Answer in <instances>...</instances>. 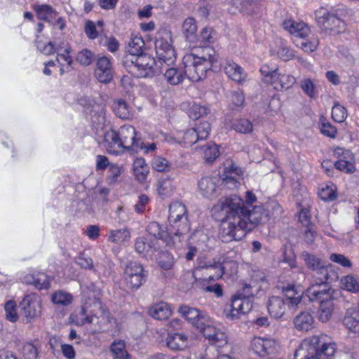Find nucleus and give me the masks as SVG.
<instances>
[{
	"label": "nucleus",
	"mask_w": 359,
	"mask_h": 359,
	"mask_svg": "<svg viewBox=\"0 0 359 359\" xmlns=\"http://www.w3.org/2000/svg\"><path fill=\"white\" fill-rule=\"evenodd\" d=\"M212 211L221 221L219 238L224 243L241 240L262 220L261 206L248 210L243 200L235 194L220 198Z\"/></svg>",
	"instance_id": "obj_1"
},
{
	"label": "nucleus",
	"mask_w": 359,
	"mask_h": 359,
	"mask_svg": "<svg viewBox=\"0 0 359 359\" xmlns=\"http://www.w3.org/2000/svg\"><path fill=\"white\" fill-rule=\"evenodd\" d=\"M198 114H191L190 118L195 120V128L200 131L201 140H206L210 134V123L208 121V114H200L197 116Z\"/></svg>",
	"instance_id": "obj_26"
},
{
	"label": "nucleus",
	"mask_w": 359,
	"mask_h": 359,
	"mask_svg": "<svg viewBox=\"0 0 359 359\" xmlns=\"http://www.w3.org/2000/svg\"><path fill=\"white\" fill-rule=\"evenodd\" d=\"M294 43L297 46L300 47V48L306 53L313 52L318 44V40L308 41L305 40V38L304 39H299V40L294 39Z\"/></svg>",
	"instance_id": "obj_52"
},
{
	"label": "nucleus",
	"mask_w": 359,
	"mask_h": 359,
	"mask_svg": "<svg viewBox=\"0 0 359 359\" xmlns=\"http://www.w3.org/2000/svg\"><path fill=\"white\" fill-rule=\"evenodd\" d=\"M318 26L330 35L338 34L346 29V23L336 13L320 8L315 13Z\"/></svg>",
	"instance_id": "obj_7"
},
{
	"label": "nucleus",
	"mask_w": 359,
	"mask_h": 359,
	"mask_svg": "<svg viewBox=\"0 0 359 359\" xmlns=\"http://www.w3.org/2000/svg\"><path fill=\"white\" fill-rule=\"evenodd\" d=\"M34 10L36 13L38 18L41 20L53 23V20L57 17V12L48 5H35Z\"/></svg>",
	"instance_id": "obj_33"
},
{
	"label": "nucleus",
	"mask_w": 359,
	"mask_h": 359,
	"mask_svg": "<svg viewBox=\"0 0 359 359\" xmlns=\"http://www.w3.org/2000/svg\"><path fill=\"white\" fill-rule=\"evenodd\" d=\"M22 353L25 359H36L38 357V350L32 343L25 344Z\"/></svg>",
	"instance_id": "obj_54"
},
{
	"label": "nucleus",
	"mask_w": 359,
	"mask_h": 359,
	"mask_svg": "<svg viewBox=\"0 0 359 359\" xmlns=\"http://www.w3.org/2000/svg\"><path fill=\"white\" fill-rule=\"evenodd\" d=\"M271 83L277 90H287L291 88L295 83L294 76L278 72V69L272 70L271 74Z\"/></svg>",
	"instance_id": "obj_17"
},
{
	"label": "nucleus",
	"mask_w": 359,
	"mask_h": 359,
	"mask_svg": "<svg viewBox=\"0 0 359 359\" xmlns=\"http://www.w3.org/2000/svg\"><path fill=\"white\" fill-rule=\"evenodd\" d=\"M20 316L24 323H29L40 318L41 302L34 294L25 295L20 303Z\"/></svg>",
	"instance_id": "obj_8"
},
{
	"label": "nucleus",
	"mask_w": 359,
	"mask_h": 359,
	"mask_svg": "<svg viewBox=\"0 0 359 359\" xmlns=\"http://www.w3.org/2000/svg\"><path fill=\"white\" fill-rule=\"evenodd\" d=\"M302 257L307 268L311 271H313L320 265L324 264L325 262L324 260H322L315 255L309 253L306 251L302 253Z\"/></svg>",
	"instance_id": "obj_43"
},
{
	"label": "nucleus",
	"mask_w": 359,
	"mask_h": 359,
	"mask_svg": "<svg viewBox=\"0 0 359 359\" xmlns=\"http://www.w3.org/2000/svg\"><path fill=\"white\" fill-rule=\"evenodd\" d=\"M188 218L187 208L180 202L176 201L171 203L169 206L168 221L170 224L175 221Z\"/></svg>",
	"instance_id": "obj_29"
},
{
	"label": "nucleus",
	"mask_w": 359,
	"mask_h": 359,
	"mask_svg": "<svg viewBox=\"0 0 359 359\" xmlns=\"http://www.w3.org/2000/svg\"><path fill=\"white\" fill-rule=\"evenodd\" d=\"M332 268L333 266L331 264L325 262L324 264L314 269L313 271L314 273L312 276L313 282L328 283L330 280L332 281L337 277Z\"/></svg>",
	"instance_id": "obj_20"
},
{
	"label": "nucleus",
	"mask_w": 359,
	"mask_h": 359,
	"mask_svg": "<svg viewBox=\"0 0 359 359\" xmlns=\"http://www.w3.org/2000/svg\"><path fill=\"white\" fill-rule=\"evenodd\" d=\"M282 292L284 294V299L287 304L288 309L294 311L302 301L303 292L298 291L294 285L283 287Z\"/></svg>",
	"instance_id": "obj_19"
},
{
	"label": "nucleus",
	"mask_w": 359,
	"mask_h": 359,
	"mask_svg": "<svg viewBox=\"0 0 359 359\" xmlns=\"http://www.w3.org/2000/svg\"><path fill=\"white\" fill-rule=\"evenodd\" d=\"M155 50L158 62L161 65H165L164 77L167 82L171 85L182 83L186 76L185 66L184 69L169 67L176 60V52L172 46V34L170 31L163 30L158 33L155 41Z\"/></svg>",
	"instance_id": "obj_2"
},
{
	"label": "nucleus",
	"mask_w": 359,
	"mask_h": 359,
	"mask_svg": "<svg viewBox=\"0 0 359 359\" xmlns=\"http://www.w3.org/2000/svg\"><path fill=\"white\" fill-rule=\"evenodd\" d=\"M224 72L229 79L238 83L245 81L247 78L243 68L233 61H228L226 63Z\"/></svg>",
	"instance_id": "obj_25"
},
{
	"label": "nucleus",
	"mask_w": 359,
	"mask_h": 359,
	"mask_svg": "<svg viewBox=\"0 0 359 359\" xmlns=\"http://www.w3.org/2000/svg\"><path fill=\"white\" fill-rule=\"evenodd\" d=\"M51 300L55 304L67 306L72 302V296L63 291H57L52 294Z\"/></svg>",
	"instance_id": "obj_47"
},
{
	"label": "nucleus",
	"mask_w": 359,
	"mask_h": 359,
	"mask_svg": "<svg viewBox=\"0 0 359 359\" xmlns=\"http://www.w3.org/2000/svg\"><path fill=\"white\" fill-rule=\"evenodd\" d=\"M314 319L307 311L302 312L294 319L295 327L299 330L308 331L313 327Z\"/></svg>",
	"instance_id": "obj_32"
},
{
	"label": "nucleus",
	"mask_w": 359,
	"mask_h": 359,
	"mask_svg": "<svg viewBox=\"0 0 359 359\" xmlns=\"http://www.w3.org/2000/svg\"><path fill=\"white\" fill-rule=\"evenodd\" d=\"M27 283L34 285L38 290L48 289L50 283L48 276L43 273L31 275L27 278Z\"/></svg>",
	"instance_id": "obj_40"
},
{
	"label": "nucleus",
	"mask_w": 359,
	"mask_h": 359,
	"mask_svg": "<svg viewBox=\"0 0 359 359\" xmlns=\"http://www.w3.org/2000/svg\"><path fill=\"white\" fill-rule=\"evenodd\" d=\"M126 68L130 74L137 78L153 77L155 75L162 74L163 67L156 68L155 65H143L142 66H126Z\"/></svg>",
	"instance_id": "obj_23"
},
{
	"label": "nucleus",
	"mask_w": 359,
	"mask_h": 359,
	"mask_svg": "<svg viewBox=\"0 0 359 359\" xmlns=\"http://www.w3.org/2000/svg\"><path fill=\"white\" fill-rule=\"evenodd\" d=\"M158 265L165 270L171 269L174 264V259L169 252H163L158 258Z\"/></svg>",
	"instance_id": "obj_57"
},
{
	"label": "nucleus",
	"mask_w": 359,
	"mask_h": 359,
	"mask_svg": "<svg viewBox=\"0 0 359 359\" xmlns=\"http://www.w3.org/2000/svg\"><path fill=\"white\" fill-rule=\"evenodd\" d=\"M330 259L335 263L340 264L344 267H350L351 262L344 255L333 253L330 255Z\"/></svg>",
	"instance_id": "obj_61"
},
{
	"label": "nucleus",
	"mask_w": 359,
	"mask_h": 359,
	"mask_svg": "<svg viewBox=\"0 0 359 359\" xmlns=\"http://www.w3.org/2000/svg\"><path fill=\"white\" fill-rule=\"evenodd\" d=\"M283 28L293 35L294 40L304 39L310 32L309 27L304 22H296L291 20L283 22Z\"/></svg>",
	"instance_id": "obj_16"
},
{
	"label": "nucleus",
	"mask_w": 359,
	"mask_h": 359,
	"mask_svg": "<svg viewBox=\"0 0 359 359\" xmlns=\"http://www.w3.org/2000/svg\"><path fill=\"white\" fill-rule=\"evenodd\" d=\"M305 294L310 302L319 303L327 300L332 297L331 287L328 283L312 282L306 290Z\"/></svg>",
	"instance_id": "obj_11"
},
{
	"label": "nucleus",
	"mask_w": 359,
	"mask_h": 359,
	"mask_svg": "<svg viewBox=\"0 0 359 359\" xmlns=\"http://www.w3.org/2000/svg\"><path fill=\"white\" fill-rule=\"evenodd\" d=\"M355 159L345 161L344 162L335 161L334 163L336 169L347 174H352L355 171Z\"/></svg>",
	"instance_id": "obj_51"
},
{
	"label": "nucleus",
	"mask_w": 359,
	"mask_h": 359,
	"mask_svg": "<svg viewBox=\"0 0 359 359\" xmlns=\"http://www.w3.org/2000/svg\"><path fill=\"white\" fill-rule=\"evenodd\" d=\"M133 172L135 177L140 182H144L149 173V167L143 158H137L133 163Z\"/></svg>",
	"instance_id": "obj_35"
},
{
	"label": "nucleus",
	"mask_w": 359,
	"mask_h": 359,
	"mask_svg": "<svg viewBox=\"0 0 359 359\" xmlns=\"http://www.w3.org/2000/svg\"><path fill=\"white\" fill-rule=\"evenodd\" d=\"M277 55L284 61H288L294 57V50L287 46H281L278 50Z\"/></svg>",
	"instance_id": "obj_62"
},
{
	"label": "nucleus",
	"mask_w": 359,
	"mask_h": 359,
	"mask_svg": "<svg viewBox=\"0 0 359 359\" xmlns=\"http://www.w3.org/2000/svg\"><path fill=\"white\" fill-rule=\"evenodd\" d=\"M178 311L182 317L196 328L203 325V323L205 322L207 318L206 316L201 313L198 309L186 305L181 306Z\"/></svg>",
	"instance_id": "obj_18"
},
{
	"label": "nucleus",
	"mask_w": 359,
	"mask_h": 359,
	"mask_svg": "<svg viewBox=\"0 0 359 359\" xmlns=\"http://www.w3.org/2000/svg\"><path fill=\"white\" fill-rule=\"evenodd\" d=\"M199 140H201L200 131L195 128L187 130L183 136L184 142L187 146H193Z\"/></svg>",
	"instance_id": "obj_49"
},
{
	"label": "nucleus",
	"mask_w": 359,
	"mask_h": 359,
	"mask_svg": "<svg viewBox=\"0 0 359 359\" xmlns=\"http://www.w3.org/2000/svg\"><path fill=\"white\" fill-rule=\"evenodd\" d=\"M197 329L209 340V343L215 347L222 348L227 344L226 334L212 325L208 318L203 323V325Z\"/></svg>",
	"instance_id": "obj_10"
},
{
	"label": "nucleus",
	"mask_w": 359,
	"mask_h": 359,
	"mask_svg": "<svg viewBox=\"0 0 359 359\" xmlns=\"http://www.w3.org/2000/svg\"><path fill=\"white\" fill-rule=\"evenodd\" d=\"M157 241L148 238L144 236H140L135 239V251L143 257L147 256L150 252H154L157 250Z\"/></svg>",
	"instance_id": "obj_24"
},
{
	"label": "nucleus",
	"mask_w": 359,
	"mask_h": 359,
	"mask_svg": "<svg viewBox=\"0 0 359 359\" xmlns=\"http://www.w3.org/2000/svg\"><path fill=\"white\" fill-rule=\"evenodd\" d=\"M156 65V60L154 57H151L149 54L142 53L137 55L131 58L126 59V66H136L140 67L143 65Z\"/></svg>",
	"instance_id": "obj_37"
},
{
	"label": "nucleus",
	"mask_w": 359,
	"mask_h": 359,
	"mask_svg": "<svg viewBox=\"0 0 359 359\" xmlns=\"http://www.w3.org/2000/svg\"><path fill=\"white\" fill-rule=\"evenodd\" d=\"M124 273L127 286L132 290H137L146 281L147 274L142 265L137 262L128 263Z\"/></svg>",
	"instance_id": "obj_9"
},
{
	"label": "nucleus",
	"mask_w": 359,
	"mask_h": 359,
	"mask_svg": "<svg viewBox=\"0 0 359 359\" xmlns=\"http://www.w3.org/2000/svg\"><path fill=\"white\" fill-rule=\"evenodd\" d=\"M6 319L11 323L18 320L19 316L17 311L16 303L13 300L8 301L4 305Z\"/></svg>",
	"instance_id": "obj_44"
},
{
	"label": "nucleus",
	"mask_w": 359,
	"mask_h": 359,
	"mask_svg": "<svg viewBox=\"0 0 359 359\" xmlns=\"http://www.w3.org/2000/svg\"><path fill=\"white\" fill-rule=\"evenodd\" d=\"M231 128L238 133L247 134L252 131V124L248 119L238 118L232 121Z\"/></svg>",
	"instance_id": "obj_42"
},
{
	"label": "nucleus",
	"mask_w": 359,
	"mask_h": 359,
	"mask_svg": "<svg viewBox=\"0 0 359 359\" xmlns=\"http://www.w3.org/2000/svg\"><path fill=\"white\" fill-rule=\"evenodd\" d=\"M335 351V344L330 341L327 335H315L302 341L294 359H330Z\"/></svg>",
	"instance_id": "obj_5"
},
{
	"label": "nucleus",
	"mask_w": 359,
	"mask_h": 359,
	"mask_svg": "<svg viewBox=\"0 0 359 359\" xmlns=\"http://www.w3.org/2000/svg\"><path fill=\"white\" fill-rule=\"evenodd\" d=\"M344 325L353 332H359V310L349 308L346 310L343 318Z\"/></svg>",
	"instance_id": "obj_27"
},
{
	"label": "nucleus",
	"mask_w": 359,
	"mask_h": 359,
	"mask_svg": "<svg viewBox=\"0 0 359 359\" xmlns=\"http://www.w3.org/2000/svg\"><path fill=\"white\" fill-rule=\"evenodd\" d=\"M111 109L114 111L129 110V104L123 99H117L113 101Z\"/></svg>",
	"instance_id": "obj_64"
},
{
	"label": "nucleus",
	"mask_w": 359,
	"mask_h": 359,
	"mask_svg": "<svg viewBox=\"0 0 359 359\" xmlns=\"http://www.w3.org/2000/svg\"><path fill=\"white\" fill-rule=\"evenodd\" d=\"M277 342L272 339L255 337L251 341L252 350L255 353L261 357L275 353L277 351Z\"/></svg>",
	"instance_id": "obj_12"
},
{
	"label": "nucleus",
	"mask_w": 359,
	"mask_h": 359,
	"mask_svg": "<svg viewBox=\"0 0 359 359\" xmlns=\"http://www.w3.org/2000/svg\"><path fill=\"white\" fill-rule=\"evenodd\" d=\"M149 314L155 319L163 320L170 316L172 310L167 303L161 302L151 306L149 309Z\"/></svg>",
	"instance_id": "obj_28"
},
{
	"label": "nucleus",
	"mask_w": 359,
	"mask_h": 359,
	"mask_svg": "<svg viewBox=\"0 0 359 359\" xmlns=\"http://www.w3.org/2000/svg\"><path fill=\"white\" fill-rule=\"evenodd\" d=\"M75 262L83 269L89 270L93 269V259L86 256L83 253L80 254L75 258Z\"/></svg>",
	"instance_id": "obj_58"
},
{
	"label": "nucleus",
	"mask_w": 359,
	"mask_h": 359,
	"mask_svg": "<svg viewBox=\"0 0 359 359\" xmlns=\"http://www.w3.org/2000/svg\"><path fill=\"white\" fill-rule=\"evenodd\" d=\"M318 126L322 134L329 137H335L337 129L323 115L320 117Z\"/></svg>",
	"instance_id": "obj_46"
},
{
	"label": "nucleus",
	"mask_w": 359,
	"mask_h": 359,
	"mask_svg": "<svg viewBox=\"0 0 359 359\" xmlns=\"http://www.w3.org/2000/svg\"><path fill=\"white\" fill-rule=\"evenodd\" d=\"M107 153L117 155L119 149L138 152L144 147L141 134L130 125H123L118 130H107L102 142Z\"/></svg>",
	"instance_id": "obj_3"
},
{
	"label": "nucleus",
	"mask_w": 359,
	"mask_h": 359,
	"mask_svg": "<svg viewBox=\"0 0 359 359\" xmlns=\"http://www.w3.org/2000/svg\"><path fill=\"white\" fill-rule=\"evenodd\" d=\"M198 57H203L210 62V64L213 65L217 62L218 56L215 53V50L210 46L205 47L202 50V53L201 55H198Z\"/></svg>",
	"instance_id": "obj_60"
},
{
	"label": "nucleus",
	"mask_w": 359,
	"mask_h": 359,
	"mask_svg": "<svg viewBox=\"0 0 359 359\" xmlns=\"http://www.w3.org/2000/svg\"><path fill=\"white\" fill-rule=\"evenodd\" d=\"M95 74L100 83H108L112 80L113 69L111 61L108 57L104 56L97 60Z\"/></svg>",
	"instance_id": "obj_13"
},
{
	"label": "nucleus",
	"mask_w": 359,
	"mask_h": 359,
	"mask_svg": "<svg viewBox=\"0 0 359 359\" xmlns=\"http://www.w3.org/2000/svg\"><path fill=\"white\" fill-rule=\"evenodd\" d=\"M219 182V179L217 177H203L198 182L200 193L206 198L215 196Z\"/></svg>",
	"instance_id": "obj_15"
},
{
	"label": "nucleus",
	"mask_w": 359,
	"mask_h": 359,
	"mask_svg": "<svg viewBox=\"0 0 359 359\" xmlns=\"http://www.w3.org/2000/svg\"><path fill=\"white\" fill-rule=\"evenodd\" d=\"M226 262H220L219 261L216 262L213 260L212 262H210L205 264V267L207 269L211 268L217 269L216 274L215 275V278L219 279L222 277V276L225 273L226 269Z\"/></svg>",
	"instance_id": "obj_55"
},
{
	"label": "nucleus",
	"mask_w": 359,
	"mask_h": 359,
	"mask_svg": "<svg viewBox=\"0 0 359 359\" xmlns=\"http://www.w3.org/2000/svg\"><path fill=\"white\" fill-rule=\"evenodd\" d=\"M170 224V229H169V233H170V235L172 236L174 238V244L177 242H180L184 238V236L187 234L191 229L188 218H184L183 220L175 221L174 223Z\"/></svg>",
	"instance_id": "obj_21"
},
{
	"label": "nucleus",
	"mask_w": 359,
	"mask_h": 359,
	"mask_svg": "<svg viewBox=\"0 0 359 359\" xmlns=\"http://www.w3.org/2000/svg\"><path fill=\"white\" fill-rule=\"evenodd\" d=\"M187 340L188 337L185 334L173 333L168 336L166 344L170 349L178 351L187 346Z\"/></svg>",
	"instance_id": "obj_31"
},
{
	"label": "nucleus",
	"mask_w": 359,
	"mask_h": 359,
	"mask_svg": "<svg viewBox=\"0 0 359 359\" xmlns=\"http://www.w3.org/2000/svg\"><path fill=\"white\" fill-rule=\"evenodd\" d=\"M183 64L185 66L186 76L194 82L205 79L207 72L213 66L205 57H198V55L194 53L186 55L183 57Z\"/></svg>",
	"instance_id": "obj_6"
},
{
	"label": "nucleus",
	"mask_w": 359,
	"mask_h": 359,
	"mask_svg": "<svg viewBox=\"0 0 359 359\" xmlns=\"http://www.w3.org/2000/svg\"><path fill=\"white\" fill-rule=\"evenodd\" d=\"M261 285L251 279L244 283L242 287L231 297V303L224 309L226 317L230 320H236L241 315L249 313L252 309V298L261 290Z\"/></svg>",
	"instance_id": "obj_4"
},
{
	"label": "nucleus",
	"mask_w": 359,
	"mask_h": 359,
	"mask_svg": "<svg viewBox=\"0 0 359 359\" xmlns=\"http://www.w3.org/2000/svg\"><path fill=\"white\" fill-rule=\"evenodd\" d=\"M334 299L330 298L320 303L318 310V318L323 323L329 321L334 310Z\"/></svg>",
	"instance_id": "obj_30"
},
{
	"label": "nucleus",
	"mask_w": 359,
	"mask_h": 359,
	"mask_svg": "<svg viewBox=\"0 0 359 359\" xmlns=\"http://www.w3.org/2000/svg\"><path fill=\"white\" fill-rule=\"evenodd\" d=\"M145 43L143 39L141 36H135L131 38L128 43V52L130 55L126 57L127 58H131L137 55L144 53L143 49L144 48Z\"/></svg>",
	"instance_id": "obj_39"
},
{
	"label": "nucleus",
	"mask_w": 359,
	"mask_h": 359,
	"mask_svg": "<svg viewBox=\"0 0 359 359\" xmlns=\"http://www.w3.org/2000/svg\"><path fill=\"white\" fill-rule=\"evenodd\" d=\"M94 57L95 55L92 51L87 48H84L78 53L76 59L81 65L83 66H88L92 63Z\"/></svg>",
	"instance_id": "obj_50"
},
{
	"label": "nucleus",
	"mask_w": 359,
	"mask_h": 359,
	"mask_svg": "<svg viewBox=\"0 0 359 359\" xmlns=\"http://www.w3.org/2000/svg\"><path fill=\"white\" fill-rule=\"evenodd\" d=\"M334 156L337 158V161L344 162L345 161H352L355 159L353 154L349 151L342 148H337L334 150Z\"/></svg>",
	"instance_id": "obj_59"
},
{
	"label": "nucleus",
	"mask_w": 359,
	"mask_h": 359,
	"mask_svg": "<svg viewBox=\"0 0 359 359\" xmlns=\"http://www.w3.org/2000/svg\"><path fill=\"white\" fill-rule=\"evenodd\" d=\"M130 238V231L126 229H111L109 231L107 240L114 243H121Z\"/></svg>",
	"instance_id": "obj_38"
},
{
	"label": "nucleus",
	"mask_w": 359,
	"mask_h": 359,
	"mask_svg": "<svg viewBox=\"0 0 359 359\" xmlns=\"http://www.w3.org/2000/svg\"><path fill=\"white\" fill-rule=\"evenodd\" d=\"M109 349L113 359H131L130 355L126 349V343L123 340H114L111 344Z\"/></svg>",
	"instance_id": "obj_34"
},
{
	"label": "nucleus",
	"mask_w": 359,
	"mask_h": 359,
	"mask_svg": "<svg viewBox=\"0 0 359 359\" xmlns=\"http://www.w3.org/2000/svg\"><path fill=\"white\" fill-rule=\"evenodd\" d=\"M85 33L90 39H95L97 37V31L95 24L91 20H87L85 25Z\"/></svg>",
	"instance_id": "obj_63"
},
{
	"label": "nucleus",
	"mask_w": 359,
	"mask_h": 359,
	"mask_svg": "<svg viewBox=\"0 0 359 359\" xmlns=\"http://www.w3.org/2000/svg\"><path fill=\"white\" fill-rule=\"evenodd\" d=\"M300 87L306 95L311 98L316 96L315 85L310 79H304L300 82Z\"/></svg>",
	"instance_id": "obj_53"
},
{
	"label": "nucleus",
	"mask_w": 359,
	"mask_h": 359,
	"mask_svg": "<svg viewBox=\"0 0 359 359\" xmlns=\"http://www.w3.org/2000/svg\"><path fill=\"white\" fill-rule=\"evenodd\" d=\"M341 287L351 292H359V282L351 275L344 276L341 279Z\"/></svg>",
	"instance_id": "obj_45"
},
{
	"label": "nucleus",
	"mask_w": 359,
	"mask_h": 359,
	"mask_svg": "<svg viewBox=\"0 0 359 359\" xmlns=\"http://www.w3.org/2000/svg\"><path fill=\"white\" fill-rule=\"evenodd\" d=\"M196 31L197 26L195 19L193 18H187L182 25V33L186 39L191 43L195 42L196 40Z\"/></svg>",
	"instance_id": "obj_36"
},
{
	"label": "nucleus",
	"mask_w": 359,
	"mask_h": 359,
	"mask_svg": "<svg viewBox=\"0 0 359 359\" xmlns=\"http://www.w3.org/2000/svg\"><path fill=\"white\" fill-rule=\"evenodd\" d=\"M267 308L269 314L275 318H281L288 309L285 299L278 296L269 298Z\"/></svg>",
	"instance_id": "obj_22"
},
{
	"label": "nucleus",
	"mask_w": 359,
	"mask_h": 359,
	"mask_svg": "<svg viewBox=\"0 0 359 359\" xmlns=\"http://www.w3.org/2000/svg\"><path fill=\"white\" fill-rule=\"evenodd\" d=\"M318 196L324 201H331L337 198L335 190L329 186L320 189Z\"/></svg>",
	"instance_id": "obj_56"
},
{
	"label": "nucleus",
	"mask_w": 359,
	"mask_h": 359,
	"mask_svg": "<svg viewBox=\"0 0 359 359\" xmlns=\"http://www.w3.org/2000/svg\"><path fill=\"white\" fill-rule=\"evenodd\" d=\"M148 234L154 237L153 240L163 241L167 245H174V238L168 231L164 230L159 223L156 222H150L146 229Z\"/></svg>",
	"instance_id": "obj_14"
},
{
	"label": "nucleus",
	"mask_w": 359,
	"mask_h": 359,
	"mask_svg": "<svg viewBox=\"0 0 359 359\" xmlns=\"http://www.w3.org/2000/svg\"><path fill=\"white\" fill-rule=\"evenodd\" d=\"M204 159L206 162L212 163L219 155L217 145L208 143L203 147Z\"/></svg>",
	"instance_id": "obj_48"
},
{
	"label": "nucleus",
	"mask_w": 359,
	"mask_h": 359,
	"mask_svg": "<svg viewBox=\"0 0 359 359\" xmlns=\"http://www.w3.org/2000/svg\"><path fill=\"white\" fill-rule=\"evenodd\" d=\"M151 168L157 172H169L171 169V164L168 159L161 156H155L151 161Z\"/></svg>",
	"instance_id": "obj_41"
}]
</instances>
